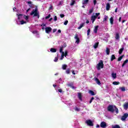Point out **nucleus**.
Returning <instances> with one entry per match:
<instances>
[{
    "label": "nucleus",
    "instance_id": "16",
    "mask_svg": "<svg viewBox=\"0 0 128 128\" xmlns=\"http://www.w3.org/2000/svg\"><path fill=\"white\" fill-rule=\"evenodd\" d=\"M128 63V60H126L122 64V67L124 68Z\"/></svg>",
    "mask_w": 128,
    "mask_h": 128
},
{
    "label": "nucleus",
    "instance_id": "39",
    "mask_svg": "<svg viewBox=\"0 0 128 128\" xmlns=\"http://www.w3.org/2000/svg\"><path fill=\"white\" fill-rule=\"evenodd\" d=\"M50 18V14H49L48 16H46L45 18L46 20H48V18Z\"/></svg>",
    "mask_w": 128,
    "mask_h": 128
},
{
    "label": "nucleus",
    "instance_id": "26",
    "mask_svg": "<svg viewBox=\"0 0 128 128\" xmlns=\"http://www.w3.org/2000/svg\"><path fill=\"white\" fill-rule=\"evenodd\" d=\"M114 60H116V56H114V54H112L111 56V59H110L111 62H112Z\"/></svg>",
    "mask_w": 128,
    "mask_h": 128
},
{
    "label": "nucleus",
    "instance_id": "57",
    "mask_svg": "<svg viewBox=\"0 0 128 128\" xmlns=\"http://www.w3.org/2000/svg\"><path fill=\"white\" fill-rule=\"evenodd\" d=\"M119 22H122V17H120Z\"/></svg>",
    "mask_w": 128,
    "mask_h": 128
},
{
    "label": "nucleus",
    "instance_id": "53",
    "mask_svg": "<svg viewBox=\"0 0 128 128\" xmlns=\"http://www.w3.org/2000/svg\"><path fill=\"white\" fill-rule=\"evenodd\" d=\"M29 10H30V8H28V9L26 10V12H28Z\"/></svg>",
    "mask_w": 128,
    "mask_h": 128
},
{
    "label": "nucleus",
    "instance_id": "20",
    "mask_svg": "<svg viewBox=\"0 0 128 128\" xmlns=\"http://www.w3.org/2000/svg\"><path fill=\"white\" fill-rule=\"evenodd\" d=\"M89 94H90L91 96H96V94H94V91L92 90H89Z\"/></svg>",
    "mask_w": 128,
    "mask_h": 128
},
{
    "label": "nucleus",
    "instance_id": "25",
    "mask_svg": "<svg viewBox=\"0 0 128 128\" xmlns=\"http://www.w3.org/2000/svg\"><path fill=\"white\" fill-rule=\"evenodd\" d=\"M64 52H62V54L60 58V60H64Z\"/></svg>",
    "mask_w": 128,
    "mask_h": 128
},
{
    "label": "nucleus",
    "instance_id": "45",
    "mask_svg": "<svg viewBox=\"0 0 128 128\" xmlns=\"http://www.w3.org/2000/svg\"><path fill=\"white\" fill-rule=\"evenodd\" d=\"M58 60V58H55L54 60V62H57Z\"/></svg>",
    "mask_w": 128,
    "mask_h": 128
},
{
    "label": "nucleus",
    "instance_id": "54",
    "mask_svg": "<svg viewBox=\"0 0 128 128\" xmlns=\"http://www.w3.org/2000/svg\"><path fill=\"white\" fill-rule=\"evenodd\" d=\"M62 70H64V64H63L62 66Z\"/></svg>",
    "mask_w": 128,
    "mask_h": 128
},
{
    "label": "nucleus",
    "instance_id": "59",
    "mask_svg": "<svg viewBox=\"0 0 128 128\" xmlns=\"http://www.w3.org/2000/svg\"><path fill=\"white\" fill-rule=\"evenodd\" d=\"M86 24H90V21H88V20H87L86 22Z\"/></svg>",
    "mask_w": 128,
    "mask_h": 128
},
{
    "label": "nucleus",
    "instance_id": "62",
    "mask_svg": "<svg viewBox=\"0 0 128 128\" xmlns=\"http://www.w3.org/2000/svg\"><path fill=\"white\" fill-rule=\"evenodd\" d=\"M53 86L54 88H56V84H53Z\"/></svg>",
    "mask_w": 128,
    "mask_h": 128
},
{
    "label": "nucleus",
    "instance_id": "41",
    "mask_svg": "<svg viewBox=\"0 0 128 128\" xmlns=\"http://www.w3.org/2000/svg\"><path fill=\"white\" fill-rule=\"evenodd\" d=\"M90 29H88L87 31V35L90 36Z\"/></svg>",
    "mask_w": 128,
    "mask_h": 128
},
{
    "label": "nucleus",
    "instance_id": "34",
    "mask_svg": "<svg viewBox=\"0 0 128 128\" xmlns=\"http://www.w3.org/2000/svg\"><path fill=\"white\" fill-rule=\"evenodd\" d=\"M112 84L115 86H118V84H120V82H114Z\"/></svg>",
    "mask_w": 128,
    "mask_h": 128
},
{
    "label": "nucleus",
    "instance_id": "13",
    "mask_svg": "<svg viewBox=\"0 0 128 128\" xmlns=\"http://www.w3.org/2000/svg\"><path fill=\"white\" fill-rule=\"evenodd\" d=\"M98 26H95V28H94V34H97L98 33Z\"/></svg>",
    "mask_w": 128,
    "mask_h": 128
},
{
    "label": "nucleus",
    "instance_id": "55",
    "mask_svg": "<svg viewBox=\"0 0 128 128\" xmlns=\"http://www.w3.org/2000/svg\"><path fill=\"white\" fill-rule=\"evenodd\" d=\"M56 32V29H54L53 32Z\"/></svg>",
    "mask_w": 128,
    "mask_h": 128
},
{
    "label": "nucleus",
    "instance_id": "40",
    "mask_svg": "<svg viewBox=\"0 0 128 128\" xmlns=\"http://www.w3.org/2000/svg\"><path fill=\"white\" fill-rule=\"evenodd\" d=\"M70 70L69 68L67 69V70H66V74H70Z\"/></svg>",
    "mask_w": 128,
    "mask_h": 128
},
{
    "label": "nucleus",
    "instance_id": "9",
    "mask_svg": "<svg viewBox=\"0 0 128 128\" xmlns=\"http://www.w3.org/2000/svg\"><path fill=\"white\" fill-rule=\"evenodd\" d=\"M86 124H87L88 126H94V124L92 123V122L91 120H87L86 121Z\"/></svg>",
    "mask_w": 128,
    "mask_h": 128
},
{
    "label": "nucleus",
    "instance_id": "52",
    "mask_svg": "<svg viewBox=\"0 0 128 128\" xmlns=\"http://www.w3.org/2000/svg\"><path fill=\"white\" fill-rule=\"evenodd\" d=\"M28 2V4H32V2L31 1L28 2Z\"/></svg>",
    "mask_w": 128,
    "mask_h": 128
},
{
    "label": "nucleus",
    "instance_id": "11",
    "mask_svg": "<svg viewBox=\"0 0 128 128\" xmlns=\"http://www.w3.org/2000/svg\"><path fill=\"white\" fill-rule=\"evenodd\" d=\"M78 98H79V100H82V93L81 92H78Z\"/></svg>",
    "mask_w": 128,
    "mask_h": 128
},
{
    "label": "nucleus",
    "instance_id": "51",
    "mask_svg": "<svg viewBox=\"0 0 128 128\" xmlns=\"http://www.w3.org/2000/svg\"><path fill=\"white\" fill-rule=\"evenodd\" d=\"M94 5H96V0H94Z\"/></svg>",
    "mask_w": 128,
    "mask_h": 128
},
{
    "label": "nucleus",
    "instance_id": "6",
    "mask_svg": "<svg viewBox=\"0 0 128 128\" xmlns=\"http://www.w3.org/2000/svg\"><path fill=\"white\" fill-rule=\"evenodd\" d=\"M45 32L46 34H50L52 32V28L46 27L45 28Z\"/></svg>",
    "mask_w": 128,
    "mask_h": 128
},
{
    "label": "nucleus",
    "instance_id": "21",
    "mask_svg": "<svg viewBox=\"0 0 128 128\" xmlns=\"http://www.w3.org/2000/svg\"><path fill=\"white\" fill-rule=\"evenodd\" d=\"M119 89L120 90L121 92H126V87H120Z\"/></svg>",
    "mask_w": 128,
    "mask_h": 128
},
{
    "label": "nucleus",
    "instance_id": "30",
    "mask_svg": "<svg viewBox=\"0 0 128 128\" xmlns=\"http://www.w3.org/2000/svg\"><path fill=\"white\" fill-rule=\"evenodd\" d=\"M110 22L111 24H114V18L111 17L110 19Z\"/></svg>",
    "mask_w": 128,
    "mask_h": 128
},
{
    "label": "nucleus",
    "instance_id": "23",
    "mask_svg": "<svg viewBox=\"0 0 128 128\" xmlns=\"http://www.w3.org/2000/svg\"><path fill=\"white\" fill-rule=\"evenodd\" d=\"M112 78H116V73H112Z\"/></svg>",
    "mask_w": 128,
    "mask_h": 128
},
{
    "label": "nucleus",
    "instance_id": "10",
    "mask_svg": "<svg viewBox=\"0 0 128 128\" xmlns=\"http://www.w3.org/2000/svg\"><path fill=\"white\" fill-rule=\"evenodd\" d=\"M94 80L96 81V83L99 86H100V84H102V83H100V81L98 78H94Z\"/></svg>",
    "mask_w": 128,
    "mask_h": 128
},
{
    "label": "nucleus",
    "instance_id": "7",
    "mask_svg": "<svg viewBox=\"0 0 128 128\" xmlns=\"http://www.w3.org/2000/svg\"><path fill=\"white\" fill-rule=\"evenodd\" d=\"M74 38L76 40V44H80V38H78V34H76Z\"/></svg>",
    "mask_w": 128,
    "mask_h": 128
},
{
    "label": "nucleus",
    "instance_id": "29",
    "mask_svg": "<svg viewBox=\"0 0 128 128\" xmlns=\"http://www.w3.org/2000/svg\"><path fill=\"white\" fill-rule=\"evenodd\" d=\"M76 4V0H72L71 3L70 4V6H74Z\"/></svg>",
    "mask_w": 128,
    "mask_h": 128
},
{
    "label": "nucleus",
    "instance_id": "63",
    "mask_svg": "<svg viewBox=\"0 0 128 128\" xmlns=\"http://www.w3.org/2000/svg\"><path fill=\"white\" fill-rule=\"evenodd\" d=\"M58 32H59V33L62 32V31L60 30H58Z\"/></svg>",
    "mask_w": 128,
    "mask_h": 128
},
{
    "label": "nucleus",
    "instance_id": "47",
    "mask_svg": "<svg viewBox=\"0 0 128 128\" xmlns=\"http://www.w3.org/2000/svg\"><path fill=\"white\" fill-rule=\"evenodd\" d=\"M68 56V51H66L64 52V56Z\"/></svg>",
    "mask_w": 128,
    "mask_h": 128
},
{
    "label": "nucleus",
    "instance_id": "38",
    "mask_svg": "<svg viewBox=\"0 0 128 128\" xmlns=\"http://www.w3.org/2000/svg\"><path fill=\"white\" fill-rule=\"evenodd\" d=\"M24 18L26 20H28V16L24 15Z\"/></svg>",
    "mask_w": 128,
    "mask_h": 128
},
{
    "label": "nucleus",
    "instance_id": "27",
    "mask_svg": "<svg viewBox=\"0 0 128 128\" xmlns=\"http://www.w3.org/2000/svg\"><path fill=\"white\" fill-rule=\"evenodd\" d=\"M98 46V42H96L94 45V48H97Z\"/></svg>",
    "mask_w": 128,
    "mask_h": 128
},
{
    "label": "nucleus",
    "instance_id": "64",
    "mask_svg": "<svg viewBox=\"0 0 128 128\" xmlns=\"http://www.w3.org/2000/svg\"><path fill=\"white\" fill-rule=\"evenodd\" d=\"M100 73H98L97 74V77H98V76H100Z\"/></svg>",
    "mask_w": 128,
    "mask_h": 128
},
{
    "label": "nucleus",
    "instance_id": "14",
    "mask_svg": "<svg viewBox=\"0 0 128 128\" xmlns=\"http://www.w3.org/2000/svg\"><path fill=\"white\" fill-rule=\"evenodd\" d=\"M110 5L109 3H107L106 5V10H110Z\"/></svg>",
    "mask_w": 128,
    "mask_h": 128
},
{
    "label": "nucleus",
    "instance_id": "22",
    "mask_svg": "<svg viewBox=\"0 0 128 128\" xmlns=\"http://www.w3.org/2000/svg\"><path fill=\"white\" fill-rule=\"evenodd\" d=\"M84 24L85 23H82L80 24V26L78 28V30H80V28H82L84 26Z\"/></svg>",
    "mask_w": 128,
    "mask_h": 128
},
{
    "label": "nucleus",
    "instance_id": "46",
    "mask_svg": "<svg viewBox=\"0 0 128 128\" xmlns=\"http://www.w3.org/2000/svg\"><path fill=\"white\" fill-rule=\"evenodd\" d=\"M38 31L37 30H34L32 32V34H38Z\"/></svg>",
    "mask_w": 128,
    "mask_h": 128
},
{
    "label": "nucleus",
    "instance_id": "35",
    "mask_svg": "<svg viewBox=\"0 0 128 128\" xmlns=\"http://www.w3.org/2000/svg\"><path fill=\"white\" fill-rule=\"evenodd\" d=\"M62 50H64V46H62L60 48V52H61L62 54V52H62Z\"/></svg>",
    "mask_w": 128,
    "mask_h": 128
},
{
    "label": "nucleus",
    "instance_id": "5",
    "mask_svg": "<svg viewBox=\"0 0 128 128\" xmlns=\"http://www.w3.org/2000/svg\"><path fill=\"white\" fill-rule=\"evenodd\" d=\"M128 113H125L124 116H122V117L121 118V120L122 121H124L126 120V118H128Z\"/></svg>",
    "mask_w": 128,
    "mask_h": 128
},
{
    "label": "nucleus",
    "instance_id": "61",
    "mask_svg": "<svg viewBox=\"0 0 128 128\" xmlns=\"http://www.w3.org/2000/svg\"><path fill=\"white\" fill-rule=\"evenodd\" d=\"M52 18H50L49 22H52Z\"/></svg>",
    "mask_w": 128,
    "mask_h": 128
},
{
    "label": "nucleus",
    "instance_id": "43",
    "mask_svg": "<svg viewBox=\"0 0 128 128\" xmlns=\"http://www.w3.org/2000/svg\"><path fill=\"white\" fill-rule=\"evenodd\" d=\"M75 110H76V112H80V108H78L77 107H76Z\"/></svg>",
    "mask_w": 128,
    "mask_h": 128
},
{
    "label": "nucleus",
    "instance_id": "19",
    "mask_svg": "<svg viewBox=\"0 0 128 128\" xmlns=\"http://www.w3.org/2000/svg\"><path fill=\"white\" fill-rule=\"evenodd\" d=\"M50 52H56V50L54 48H51Z\"/></svg>",
    "mask_w": 128,
    "mask_h": 128
},
{
    "label": "nucleus",
    "instance_id": "48",
    "mask_svg": "<svg viewBox=\"0 0 128 128\" xmlns=\"http://www.w3.org/2000/svg\"><path fill=\"white\" fill-rule=\"evenodd\" d=\"M60 18H64V14H60Z\"/></svg>",
    "mask_w": 128,
    "mask_h": 128
},
{
    "label": "nucleus",
    "instance_id": "1",
    "mask_svg": "<svg viewBox=\"0 0 128 128\" xmlns=\"http://www.w3.org/2000/svg\"><path fill=\"white\" fill-rule=\"evenodd\" d=\"M107 110L108 112H114L116 110V114H118V109L116 108V106L110 105L108 106Z\"/></svg>",
    "mask_w": 128,
    "mask_h": 128
},
{
    "label": "nucleus",
    "instance_id": "44",
    "mask_svg": "<svg viewBox=\"0 0 128 128\" xmlns=\"http://www.w3.org/2000/svg\"><path fill=\"white\" fill-rule=\"evenodd\" d=\"M54 22H56V20H58V17L56 16H54Z\"/></svg>",
    "mask_w": 128,
    "mask_h": 128
},
{
    "label": "nucleus",
    "instance_id": "36",
    "mask_svg": "<svg viewBox=\"0 0 128 128\" xmlns=\"http://www.w3.org/2000/svg\"><path fill=\"white\" fill-rule=\"evenodd\" d=\"M122 58H124V56H121L119 57L118 58V62H120V60H122Z\"/></svg>",
    "mask_w": 128,
    "mask_h": 128
},
{
    "label": "nucleus",
    "instance_id": "3",
    "mask_svg": "<svg viewBox=\"0 0 128 128\" xmlns=\"http://www.w3.org/2000/svg\"><path fill=\"white\" fill-rule=\"evenodd\" d=\"M96 68L98 70H100V68H104V62L102 60H100V62L97 64Z\"/></svg>",
    "mask_w": 128,
    "mask_h": 128
},
{
    "label": "nucleus",
    "instance_id": "31",
    "mask_svg": "<svg viewBox=\"0 0 128 128\" xmlns=\"http://www.w3.org/2000/svg\"><path fill=\"white\" fill-rule=\"evenodd\" d=\"M18 16V20H20L22 18V14H17Z\"/></svg>",
    "mask_w": 128,
    "mask_h": 128
},
{
    "label": "nucleus",
    "instance_id": "42",
    "mask_svg": "<svg viewBox=\"0 0 128 128\" xmlns=\"http://www.w3.org/2000/svg\"><path fill=\"white\" fill-rule=\"evenodd\" d=\"M92 12H94V9H93V8L90 10H89V14H92Z\"/></svg>",
    "mask_w": 128,
    "mask_h": 128
},
{
    "label": "nucleus",
    "instance_id": "17",
    "mask_svg": "<svg viewBox=\"0 0 128 128\" xmlns=\"http://www.w3.org/2000/svg\"><path fill=\"white\" fill-rule=\"evenodd\" d=\"M112 128H120V126L118 124L112 125Z\"/></svg>",
    "mask_w": 128,
    "mask_h": 128
},
{
    "label": "nucleus",
    "instance_id": "28",
    "mask_svg": "<svg viewBox=\"0 0 128 128\" xmlns=\"http://www.w3.org/2000/svg\"><path fill=\"white\" fill-rule=\"evenodd\" d=\"M124 48H122L119 50L118 53L120 54H122V52H124Z\"/></svg>",
    "mask_w": 128,
    "mask_h": 128
},
{
    "label": "nucleus",
    "instance_id": "15",
    "mask_svg": "<svg viewBox=\"0 0 128 128\" xmlns=\"http://www.w3.org/2000/svg\"><path fill=\"white\" fill-rule=\"evenodd\" d=\"M68 86H70V88H76L74 86V84H72V83L68 84Z\"/></svg>",
    "mask_w": 128,
    "mask_h": 128
},
{
    "label": "nucleus",
    "instance_id": "49",
    "mask_svg": "<svg viewBox=\"0 0 128 128\" xmlns=\"http://www.w3.org/2000/svg\"><path fill=\"white\" fill-rule=\"evenodd\" d=\"M58 92H62V89H58Z\"/></svg>",
    "mask_w": 128,
    "mask_h": 128
},
{
    "label": "nucleus",
    "instance_id": "4",
    "mask_svg": "<svg viewBox=\"0 0 128 128\" xmlns=\"http://www.w3.org/2000/svg\"><path fill=\"white\" fill-rule=\"evenodd\" d=\"M100 13H96V16H92L91 17V20H92V24L94 22V20H96V18H98L100 16Z\"/></svg>",
    "mask_w": 128,
    "mask_h": 128
},
{
    "label": "nucleus",
    "instance_id": "50",
    "mask_svg": "<svg viewBox=\"0 0 128 128\" xmlns=\"http://www.w3.org/2000/svg\"><path fill=\"white\" fill-rule=\"evenodd\" d=\"M68 20L65 21V22H64L65 26H66L68 24Z\"/></svg>",
    "mask_w": 128,
    "mask_h": 128
},
{
    "label": "nucleus",
    "instance_id": "12",
    "mask_svg": "<svg viewBox=\"0 0 128 128\" xmlns=\"http://www.w3.org/2000/svg\"><path fill=\"white\" fill-rule=\"evenodd\" d=\"M124 110H128V102H126L124 104Z\"/></svg>",
    "mask_w": 128,
    "mask_h": 128
},
{
    "label": "nucleus",
    "instance_id": "8",
    "mask_svg": "<svg viewBox=\"0 0 128 128\" xmlns=\"http://www.w3.org/2000/svg\"><path fill=\"white\" fill-rule=\"evenodd\" d=\"M100 126L101 128H106V122H102L100 123Z\"/></svg>",
    "mask_w": 128,
    "mask_h": 128
},
{
    "label": "nucleus",
    "instance_id": "24",
    "mask_svg": "<svg viewBox=\"0 0 128 128\" xmlns=\"http://www.w3.org/2000/svg\"><path fill=\"white\" fill-rule=\"evenodd\" d=\"M115 38H116V40H120V34L118 33L116 34Z\"/></svg>",
    "mask_w": 128,
    "mask_h": 128
},
{
    "label": "nucleus",
    "instance_id": "60",
    "mask_svg": "<svg viewBox=\"0 0 128 128\" xmlns=\"http://www.w3.org/2000/svg\"><path fill=\"white\" fill-rule=\"evenodd\" d=\"M66 66H66V64H65V65H64V70H66Z\"/></svg>",
    "mask_w": 128,
    "mask_h": 128
},
{
    "label": "nucleus",
    "instance_id": "33",
    "mask_svg": "<svg viewBox=\"0 0 128 128\" xmlns=\"http://www.w3.org/2000/svg\"><path fill=\"white\" fill-rule=\"evenodd\" d=\"M108 17L106 16H104V22H106V20H108Z\"/></svg>",
    "mask_w": 128,
    "mask_h": 128
},
{
    "label": "nucleus",
    "instance_id": "2",
    "mask_svg": "<svg viewBox=\"0 0 128 128\" xmlns=\"http://www.w3.org/2000/svg\"><path fill=\"white\" fill-rule=\"evenodd\" d=\"M30 14V16H34H34H38V18H40V13L38 12L37 8H36L35 9H34Z\"/></svg>",
    "mask_w": 128,
    "mask_h": 128
},
{
    "label": "nucleus",
    "instance_id": "56",
    "mask_svg": "<svg viewBox=\"0 0 128 128\" xmlns=\"http://www.w3.org/2000/svg\"><path fill=\"white\" fill-rule=\"evenodd\" d=\"M49 10H52V6H50L49 8Z\"/></svg>",
    "mask_w": 128,
    "mask_h": 128
},
{
    "label": "nucleus",
    "instance_id": "37",
    "mask_svg": "<svg viewBox=\"0 0 128 128\" xmlns=\"http://www.w3.org/2000/svg\"><path fill=\"white\" fill-rule=\"evenodd\" d=\"M20 24H26V22L24 21V20H22L20 21Z\"/></svg>",
    "mask_w": 128,
    "mask_h": 128
},
{
    "label": "nucleus",
    "instance_id": "18",
    "mask_svg": "<svg viewBox=\"0 0 128 128\" xmlns=\"http://www.w3.org/2000/svg\"><path fill=\"white\" fill-rule=\"evenodd\" d=\"M88 0H83L82 4H84L86 6L88 4Z\"/></svg>",
    "mask_w": 128,
    "mask_h": 128
},
{
    "label": "nucleus",
    "instance_id": "58",
    "mask_svg": "<svg viewBox=\"0 0 128 128\" xmlns=\"http://www.w3.org/2000/svg\"><path fill=\"white\" fill-rule=\"evenodd\" d=\"M72 74H76V72H74V70H72Z\"/></svg>",
    "mask_w": 128,
    "mask_h": 128
},
{
    "label": "nucleus",
    "instance_id": "32",
    "mask_svg": "<svg viewBox=\"0 0 128 128\" xmlns=\"http://www.w3.org/2000/svg\"><path fill=\"white\" fill-rule=\"evenodd\" d=\"M110 49L108 48H106V54H110Z\"/></svg>",
    "mask_w": 128,
    "mask_h": 128
}]
</instances>
